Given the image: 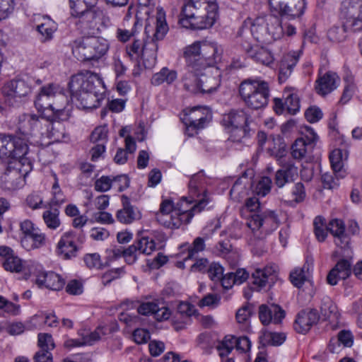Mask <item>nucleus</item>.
Here are the masks:
<instances>
[{"label": "nucleus", "mask_w": 362, "mask_h": 362, "mask_svg": "<svg viewBox=\"0 0 362 362\" xmlns=\"http://www.w3.org/2000/svg\"><path fill=\"white\" fill-rule=\"evenodd\" d=\"M329 232L334 237L335 244L340 247L348 245L349 238L345 233V226L341 219H333L328 224Z\"/></svg>", "instance_id": "c756f323"}, {"label": "nucleus", "mask_w": 362, "mask_h": 362, "mask_svg": "<svg viewBox=\"0 0 362 362\" xmlns=\"http://www.w3.org/2000/svg\"><path fill=\"white\" fill-rule=\"evenodd\" d=\"M185 120L188 128L195 129L203 128L206 120L204 110L201 107H193L186 115Z\"/></svg>", "instance_id": "2f4dec72"}, {"label": "nucleus", "mask_w": 362, "mask_h": 362, "mask_svg": "<svg viewBox=\"0 0 362 362\" xmlns=\"http://www.w3.org/2000/svg\"><path fill=\"white\" fill-rule=\"evenodd\" d=\"M272 180L269 177H262L256 187V192L258 195L264 197L271 190Z\"/></svg>", "instance_id": "69168bd1"}, {"label": "nucleus", "mask_w": 362, "mask_h": 362, "mask_svg": "<svg viewBox=\"0 0 362 362\" xmlns=\"http://www.w3.org/2000/svg\"><path fill=\"white\" fill-rule=\"evenodd\" d=\"M362 0H346L341 5V13L344 18L357 16L360 13Z\"/></svg>", "instance_id": "c03bdc74"}, {"label": "nucleus", "mask_w": 362, "mask_h": 362, "mask_svg": "<svg viewBox=\"0 0 362 362\" xmlns=\"http://www.w3.org/2000/svg\"><path fill=\"white\" fill-rule=\"evenodd\" d=\"M308 144L305 138H298L291 146V155L295 159L300 160L303 158L308 150Z\"/></svg>", "instance_id": "603ef678"}, {"label": "nucleus", "mask_w": 362, "mask_h": 362, "mask_svg": "<svg viewBox=\"0 0 362 362\" xmlns=\"http://www.w3.org/2000/svg\"><path fill=\"white\" fill-rule=\"evenodd\" d=\"M35 276V282L40 288L59 291L65 284L64 279L53 272L39 271Z\"/></svg>", "instance_id": "6ab92c4d"}, {"label": "nucleus", "mask_w": 362, "mask_h": 362, "mask_svg": "<svg viewBox=\"0 0 362 362\" xmlns=\"http://www.w3.org/2000/svg\"><path fill=\"white\" fill-rule=\"evenodd\" d=\"M251 58L257 62L264 65L273 63L274 58L271 52L262 47L255 46L254 52L251 53Z\"/></svg>", "instance_id": "a18cd8bd"}, {"label": "nucleus", "mask_w": 362, "mask_h": 362, "mask_svg": "<svg viewBox=\"0 0 362 362\" xmlns=\"http://www.w3.org/2000/svg\"><path fill=\"white\" fill-rule=\"evenodd\" d=\"M106 331V327H98L93 332L85 337H83L81 339H66L64 341V346L68 349H71L83 345H91L95 341L100 340L103 336L105 335Z\"/></svg>", "instance_id": "c85d7f7f"}, {"label": "nucleus", "mask_w": 362, "mask_h": 362, "mask_svg": "<svg viewBox=\"0 0 362 362\" xmlns=\"http://www.w3.org/2000/svg\"><path fill=\"white\" fill-rule=\"evenodd\" d=\"M138 313L143 315H153L158 321L168 320L170 317V311L166 307L159 308L154 302H146L141 303L138 309Z\"/></svg>", "instance_id": "cd10ccee"}, {"label": "nucleus", "mask_w": 362, "mask_h": 362, "mask_svg": "<svg viewBox=\"0 0 362 362\" xmlns=\"http://www.w3.org/2000/svg\"><path fill=\"white\" fill-rule=\"evenodd\" d=\"M107 49L106 40L95 36L76 40L72 43V53L80 61L97 60Z\"/></svg>", "instance_id": "0eeeda50"}, {"label": "nucleus", "mask_w": 362, "mask_h": 362, "mask_svg": "<svg viewBox=\"0 0 362 362\" xmlns=\"http://www.w3.org/2000/svg\"><path fill=\"white\" fill-rule=\"evenodd\" d=\"M73 231H67L61 236L57 245V252L64 259H71L76 255L77 247L74 242Z\"/></svg>", "instance_id": "4be33fe9"}, {"label": "nucleus", "mask_w": 362, "mask_h": 362, "mask_svg": "<svg viewBox=\"0 0 362 362\" xmlns=\"http://www.w3.org/2000/svg\"><path fill=\"white\" fill-rule=\"evenodd\" d=\"M55 84L49 83L40 88L35 100V106L39 112L49 109L51 102L54 96Z\"/></svg>", "instance_id": "7c9ffc66"}, {"label": "nucleus", "mask_w": 362, "mask_h": 362, "mask_svg": "<svg viewBox=\"0 0 362 362\" xmlns=\"http://www.w3.org/2000/svg\"><path fill=\"white\" fill-rule=\"evenodd\" d=\"M37 32L41 35V40L45 42L52 38L54 29L52 28L51 23H41L37 27Z\"/></svg>", "instance_id": "0e129e2a"}, {"label": "nucleus", "mask_w": 362, "mask_h": 362, "mask_svg": "<svg viewBox=\"0 0 362 362\" xmlns=\"http://www.w3.org/2000/svg\"><path fill=\"white\" fill-rule=\"evenodd\" d=\"M22 175L16 170L10 171L4 176V188L12 191L23 185Z\"/></svg>", "instance_id": "a19ab883"}, {"label": "nucleus", "mask_w": 362, "mask_h": 362, "mask_svg": "<svg viewBox=\"0 0 362 362\" xmlns=\"http://www.w3.org/2000/svg\"><path fill=\"white\" fill-rule=\"evenodd\" d=\"M38 345L41 349L47 351L54 348V344L52 336L49 334L40 333L38 334Z\"/></svg>", "instance_id": "774afa93"}, {"label": "nucleus", "mask_w": 362, "mask_h": 362, "mask_svg": "<svg viewBox=\"0 0 362 362\" xmlns=\"http://www.w3.org/2000/svg\"><path fill=\"white\" fill-rule=\"evenodd\" d=\"M235 337L232 335H227L224 339L218 342L216 349L221 357L226 356L234 349Z\"/></svg>", "instance_id": "3c124183"}, {"label": "nucleus", "mask_w": 362, "mask_h": 362, "mask_svg": "<svg viewBox=\"0 0 362 362\" xmlns=\"http://www.w3.org/2000/svg\"><path fill=\"white\" fill-rule=\"evenodd\" d=\"M90 140L93 144H106L108 141L107 127L104 125L95 128L90 136Z\"/></svg>", "instance_id": "6e6d98bb"}, {"label": "nucleus", "mask_w": 362, "mask_h": 362, "mask_svg": "<svg viewBox=\"0 0 362 362\" xmlns=\"http://www.w3.org/2000/svg\"><path fill=\"white\" fill-rule=\"evenodd\" d=\"M351 274V263L344 259L337 262L335 266L330 270L327 281L332 286L337 285L339 280L347 279Z\"/></svg>", "instance_id": "b1692460"}, {"label": "nucleus", "mask_w": 362, "mask_h": 362, "mask_svg": "<svg viewBox=\"0 0 362 362\" xmlns=\"http://www.w3.org/2000/svg\"><path fill=\"white\" fill-rule=\"evenodd\" d=\"M248 189L241 179H238L230 190V195L236 202H241L247 195Z\"/></svg>", "instance_id": "864d4df0"}, {"label": "nucleus", "mask_w": 362, "mask_h": 362, "mask_svg": "<svg viewBox=\"0 0 362 362\" xmlns=\"http://www.w3.org/2000/svg\"><path fill=\"white\" fill-rule=\"evenodd\" d=\"M28 152V145L21 139L0 134V159L20 156Z\"/></svg>", "instance_id": "f8f14e48"}, {"label": "nucleus", "mask_w": 362, "mask_h": 362, "mask_svg": "<svg viewBox=\"0 0 362 362\" xmlns=\"http://www.w3.org/2000/svg\"><path fill=\"white\" fill-rule=\"evenodd\" d=\"M278 218L274 211H265L261 214H252L247 218L246 225L252 231L259 229L261 227L276 228L277 226Z\"/></svg>", "instance_id": "4468645a"}, {"label": "nucleus", "mask_w": 362, "mask_h": 362, "mask_svg": "<svg viewBox=\"0 0 362 362\" xmlns=\"http://www.w3.org/2000/svg\"><path fill=\"white\" fill-rule=\"evenodd\" d=\"M318 320L319 315L316 310H302L298 314L293 327L297 332L305 334Z\"/></svg>", "instance_id": "5701e85b"}, {"label": "nucleus", "mask_w": 362, "mask_h": 362, "mask_svg": "<svg viewBox=\"0 0 362 362\" xmlns=\"http://www.w3.org/2000/svg\"><path fill=\"white\" fill-rule=\"evenodd\" d=\"M200 71L214 73L211 69L218 68L216 64L221 61L223 49L216 42H202Z\"/></svg>", "instance_id": "9d476101"}, {"label": "nucleus", "mask_w": 362, "mask_h": 362, "mask_svg": "<svg viewBox=\"0 0 362 362\" xmlns=\"http://www.w3.org/2000/svg\"><path fill=\"white\" fill-rule=\"evenodd\" d=\"M49 206V209L45 211L42 214V219L46 226L51 230L57 229L61 225L59 218V211L58 209H53Z\"/></svg>", "instance_id": "37998d69"}, {"label": "nucleus", "mask_w": 362, "mask_h": 362, "mask_svg": "<svg viewBox=\"0 0 362 362\" xmlns=\"http://www.w3.org/2000/svg\"><path fill=\"white\" fill-rule=\"evenodd\" d=\"M177 77V74L175 70L163 67L159 72L153 74L151 78V83L154 86H159L163 83L167 84L173 83Z\"/></svg>", "instance_id": "e433bc0d"}, {"label": "nucleus", "mask_w": 362, "mask_h": 362, "mask_svg": "<svg viewBox=\"0 0 362 362\" xmlns=\"http://www.w3.org/2000/svg\"><path fill=\"white\" fill-rule=\"evenodd\" d=\"M348 30L343 23L341 25H334L327 32L328 38L335 42H340L347 37Z\"/></svg>", "instance_id": "5fc2aeb1"}, {"label": "nucleus", "mask_w": 362, "mask_h": 362, "mask_svg": "<svg viewBox=\"0 0 362 362\" xmlns=\"http://www.w3.org/2000/svg\"><path fill=\"white\" fill-rule=\"evenodd\" d=\"M168 30L165 13L162 10H158L156 30L153 35H146L142 39H134L131 44L126 47L127 54L138 65L142 62L146 69L153 68L157 59V42L164 37Z\"/></svg>", "instance_id": "f03ea898"}, {"label": "nucleus", "mask_w": 362, "mask_h": 362, "mask_svg": "<svg viewBox=\"0 0 362 362\" xmlns=\"http://www.w3.org/2000/svg\"><path fill=\"white\" fill-rule=\"evenodd\" d=\"M212 4H217L214 1H209L207 0H189L182 7L181 16L190 14L194 15V12L205 11V10H211Z\"/></svg>", "instance_id": "f704fd0d"}, {"label": "nucleus", "mask_w": 362, "mask_h": 362, "mask_svg": "<svg viewBox=\"0 0 362 362\" xmlns=\"http://www.w3.org/2000/svg\"><path fill=\"white\" fill-rule=\"evenodd\" d=\"M97 0H69L71 15L83 22L91 23L96 17Z\"/></svg>", "instance_id": "ddd939ff"}, {"label": "nucleus", "mask_w": 362, "mask_h": 362, "mask_svg": "<svg viewBox=\"0 0 362 362\" xmlns=\"http://www.w3.org/2000/svg\"><path fill=\"white\" fill-rule=\"evenodd\" d=\"M223 267L217 262L211 263L207 269L209 278L214 281H219L223 275Z\"/></svg>", "instance_id": "e2e57ef3"}, {"label": "nucleus", "mask_w": 362, "mask_h": 362, "mask_svg": "<svg viewBox=\"0 0 362 362\" xmlns=\"http://www.w3.org/2000/svg\"><path fill=\"white\" fill-rule=\"evenodd\" d=\"M65 128L59 122H52L49 121V125L46 126L44 136L52 139L54 141H59L64 138Z\"/></svg>", "instance_id": "58836bf2"}, {"label": "nucleus", "mask_w": 362, "mask_h": 362, "mask_svg": "<svg viewBox=\"0 0 362 362\" xmlns=\"http://www.w3.org/2000/svg\"><path fill=\"white\" fill-rule=\"evenodd\" d=\"M314 232L317 239L323 242L327 236V232L329 231L328 225H327L325 219L318 216L315 218L313 221Z\"/></svg>", "instance_id": "8fccbe9b"}, {"label": "nucleus", "mask_w": 362, "mask_h": 362, "mask_svg": "<svg viewBox=\"0 0 362 362\" xmlns=\"http://www.w3.org/2000/svg\"><path fill=\"white\" fill-rule=\"evenodd\" d=\"M285 311L278 305H261L259 308V318L264 325L270 323L280 324L285 317Z\"/></svg>", "instance_id": "dca6fc26"}, {"label": "nucleus", "mask_w": 362, "mask_h": 362, "mask_svg": "<svg viewBox=\"0 0 362 362\" xmlns=\"http://www.w3.org/2000/svg\"><path fill=\"white\" fill-rule=\"evenodd\" d=\"M53 177L54 182L52 187V197L49 203V206H60L66 202V197L59 187L57 175L54 174Z\"/></svg>", "instance_id": "49530a36"}, {"label": "nucleus", "mask_w": 362, "mask_h": 362, "mask_svg": "<svg viewBox=\"0 0 362 362\" xmlns=\"http://www.w3.org/2000/svg\"><path fill=\"white\" fill-rule=\"evenodd\" d=\"M263 337L268 344L272 346H279L282 344L286 339L285 334L281 332H265Z\"/></svg>", "instance_id": "052dcab7"}, {"label": "nucleus", "mask_w": 362, "mask_h": 362, "mask_svg": "<svg viewBox=\"0 0 362 362\" xmlns=\"http://www.w3.org/2000/svg\"><path fill=\"white\" fill-rule=\"evenodd\" d=\"M49 120L35 114H23L18 118V129L23 134H37L44 136L46 126Z\"/></svg>", "instance_id": "9b49d317"}, {"label": "nucleus", "mask_w": 362, "mask_h": 362, "mask_svg": "<svg viewBox=\"0 0 362 362\" xmlns=\"http://www.w3.org/2000/svg\"><path fill=\"white\" fill-rule=\"evenodd\" d=\"M310 276L309 267L305 264L303 267L296 268L291 272L290 280L294 286L300 288L308 281Z\"/></svg>", "instance_id": "ea45409f"}, {"label": "nucleus", "mask_w": 362, "mask_h": 362, "mask_svg": "<svg viewBox=\"0 0 362 362\" xmlns=\"http://www.w3.org/2000/svg\"><path fill=\"white\" fill-rule=\"evenodd\" d=\"M68 107V98L64 94L59 87L55 85L54 96L51 102L49 109L53 112L56 118L60 120H66L69 117L70 110Z\"/></svg>", "instance_id": "aec40b11"}, {"label": "nucleus", "mask_w": 362, "mask_h": 362, "mask_svg": "<svg viewBox=\"0 0 362 362\" xmlns=\"http://www.w3.org/2000/svg\"><path fill=\"white\" fill-rule=\"evenodd\" d=\"M284 95L285 97V105L287 111L291 115H295L300 109L298 96L291 90H286Z\"/></svg>", "instance_id": "de8ad7c7"}, {"label": "nucleus", "mask_w": 362, "mask_h": 362, "mask_svg": "<svg viewBox=\"0 0 362 362\" xmlns=\"http://www.w3.org/2000/svg\"><path fill=\"white\" fill-rule=\"evenodd\" d=\"M136 149V144L134 139L127 136L125 139V148H119L114 157V161L118 165H123L128 160L129 154H133Z\"/></svg>", "instance_id": "72a5a7b5"}, {"label": "nucleus", "mask_w": 362, "mask_h": 362, "mask_svg": "<svg viewBox=\"0 0 362 362\" xmlns=\"http://www.w3.org/2000/svg\"><path fill=\"white\" fill-rule=\"evenodd\" d=\"M115 182H124L125 187L129 185V180L126 175H119L112 178L108 176H102L95 182V189L98 192H107Z\"/></svg>", "instance_id": "c9c22d12"}, {"label": "nucleus", "mask_w": 362, "mask_h": 362, "mask_svg": "<svg viewBox=\"0 0 362 362\" xmlns=\"http://www.w3.org/2000/svg\"><path fill=\"white\" fill-rule=\"evenodd\" d=\"M139 254L150 255L156 249V243L153 238L143 237L134 244Z\"/></svg>", "instance_id": "09e8293b"}, {"label": "nucleus", "mask_w": 362, "mask_h": 362, "mask_svg": "<svg viewBox=\"0 0 362 362\" xmlns=\"http://www.w3.org/2000/svg\"><path fill=\"white\" fill-rule=\"evenodd\" d=\"M344 23L348 32H360L362 31V18L357 16L344 18Z\"/></svg>", "instance_id": "680f3d73"}, {"label": "nucleus", "mask_w": 362, "mask_h": 362, "mask_svg": "<svg viewBox=\"0 0 362 362\" xmlns=\"http://www.w3.org/2000/svg\"><path fill=\"white\" fill-rule=\"evenodd\" d=\"M239 93L248 107L259 110L267 105L270 89L265 81L248 78L241 82Z\"/></svg>", "instance_id": "39448f33"}, {"label": "nucleus", "mask_w": 362, "mask_h": 362, "mask_svg": "<svg viewBox=\"0 0 362 362\" xmlns=\"http://www.w3.org/2000/svg\"><path fill=\"white\" fill-rule=\"evenodd\" d=\"M214 73L206 71L187 72L183 78L185 88L192 93H211L220 85L221 72L218 68L211 69Z\"/></svg>", "instance_id": "423d86ee"}, {"label": "nucleus", "mask_w": 362, "mask_h": 362, "mask_svg": "<svg viewBox=\"0 0 362 362\" xmlns=\"http://www.w3.org/2000/svg\"><path fill=\"white\" fill-rule=\"evenodd\" d=\"M320 313L325 320H336L339 315L336 305L328 296L323 297L321 300Z\"/></svg>", "instance_id": "4c0bfd02"}, {"label": "nucleus", "mask_w": 362, "mask_h": 362, "mask_svg": "<svg viewBox=\"0 0 362 362\" xmlns=\"http://www.w3.org/2000/svg\"><path fill=\"white\" fill-rule=\"evenodd\" d=\"M118 221L125 224H129L141 217V214L137 208L131 204L129 199L122 197V208L117 211L116 215Z\"/></svg>", "instance_id": "bb28decb"}, {"label": "nucleus", "mask_w": 362, "mask_h": 362, "mask_svg": "<svg viewBox=\"0 0 362 362\" xmlns=\"http://www.w3.org/2000/svg\"><path fill=\"white\" fill-rule=\"evenodd\" d=\"M205 249L204 240L202 238H196L192 245L187 247V255L184 257V260L187 261L195 257V256L200 252L204 251Z\"/></svg>", "instance_id": "4d7b16f0"}, {"label": "nucleus", "mask_w": 362, "mask_h": 362, "mask_svg": "<svg viewBox=\"0 0 362 362\" xmlns=\"http://www.w3.org/2000/svg\"><path fill=\"white\" fill-rule=\"evenodd\" d=\"M339 81L340 79L335 73L327 72L317 78L315 90L318 94L325 96L335 90Z\"/></svg>", "instance_id": "a878e982"}, {"label": "nucleus", "mask_w": 362, "mask_h": 362, "mask_svg": "<svg viewBox=\"0 0 362 362\" xmlns=\"http://www.w3.org/2000/svg\"><path fill=\"white\" fill-rule=\"evenodd\" d=\"M305 8V0H287L283 6L284 11H280L279 14L291 18L299 17L303 13Z\"/></svg>", "instance_id": "473e14b6"}, {"label": "nucleus", "mask_w": 362, "mask_h": 362, "mask_svg": "<svg viewBox=\"0 0 362 362\" xmlns=\"http://www.w3.org/2000/svg\"><path fill=\"white\" fill-rule=\"evenodd\" d=\"M83 261L86 266L89 269H101L103 268V264L101 261L100 255L98 253L85 255Z\"/></svg>", "instance_id": "bf43d9fd"}, {"label": "nucleus", "mask_w": 362, "mask_h": 362, "mask_svg": "<svg viewBox=\"0 0 362 362\" xmlns=\"http://www.w3.org/2000/svg\"><path fill=\"white\" fill-rule=\"evenodd\" d=\"M250 30L253 37L259 42L269 44L280 39L284 34L280 18L275 15H267L245 21L243 32Z\"/></svg>", "instance_id": "20e7f679"}, {"label": "nucleus", "mask_w": 362, "mask_h": 362, "mask_svg": "<svg viewBox=\"0 0 362 362\" xmlns=\"http://www.w3.org/2000/svg\"><path fill=\"white\" fill-rule=\"evenodd\" d=\"M247 122V117L243 110H232L223 118V124L226 128H238L239 137L246 136Z\"/></svg>", "instance_id": "a211bd4d"}, {"label": "nucleus", "mask_w": 362, "mask_h": 362, "mask_svg": "<svg viewBox=\"0 0 362 362\" xmlns=\"http://www.w3.org/2000/svg\"><path fill=\"white\" fill-rule=\"evenodd\" d=\"M30 92L31 86L24 79L10 81L2 88L4 103L10 107L19 106Z\"/></svg>", "instance_id": "1a4fd4ad"}, {"label": "nucleus", "mask_w": 362, "mask_h": 362, "mask_svg": "<svg viewBox=\"0 0 362 362\" xmlns=\"http://www.w3.org/2000/svg\"><path fill=\"white\" fill-rule=\"evenodd\" d=\"M102 84L100 76L91 71L72 76L69 83L71 100L81 108H97L103 99V95L97 90Z\"/></svg>", "instance_id": "7ed1b4c3"}, {"label": "nucleus", "mask_w": 362, "mask_h": 362, "mask_svg": "<svg viewBox=\"0 0 362 362\" xmlns=\"http://www.w3.org/2000/svg\"><path fill=\"white\" fill-rule=\"evenodd\" d=\"M300 57V51H291L284 54L279 62V81L285 82L291 75Z\"/></svg>", "instance_id": "2eb2a0df"}, {"label": "nucleus", "mask_w": 362, "mask_h": 362, "mask_svg": "<svg viewBox=\"0 0 362 362\" xmlns=\"http://www.w3.org/2000/svg\"><path fill=\"white\" fill-rule=\"evenodd\" d=\"M335 177L332 173H325L322 175V182L323 187L327 189H334L339 185V179L341 178L340 176H337L334 173Z\"/></svg>", "instance_id": "338daca9"}, {"label": "nucleus", "mask_w": 362, "mask_h": 362, "mask_svg": "<svg viewBox=\"0 0 362 362\" xmlns=\"http://www.w3.org/2000/svg\"><path fill=\"white\" fill-rule=\"evenodd\" d=\"M218 5L212 4L211 10L194 12V15H185L180 17L179 22L183 28L192 30H203L211 28L218 16Z\"/></svg>", "instance_id": "6e6552de"}, {"label": "nucleus", "mask_w": 362, "mask_h": 362, "mask_svg": "<svg viewBox=\"0 0 362 362\" xmlns=\"http://www.w3.org/2000/svg\"><path fill=\"white\" fill-rule=\"evenodd\" d=\"M343 151L341 149L337 148L332 151L329 155V160L331 166L337 176L344 177L345 172L343 170L344 161H343Z\"/></svg>", "instance_id": "79ce46f5"}, {"label": "nucleus", "mask_w": 362, "mask_h": 362, "mask_svg": "<svg viewBox=\"0 0 362 362\" xmlns=\"http://www.w3.org/2000/svg\"><path fill=\"white\" fill-rule=\"evenodd\" d=\"M3 266L6 270L12 272H20L23 268L21 259L14 255L7 257L3 262Z\"/></svg>", "instance_id": "13d9d810"}, {"label": "nucleus", "mask_w": 362, "mask_h": 362, "mask_svg": "<svg viewBox=\"0 0 362 362\" xmlns=\"http://www.w3.org/2000/svg\"><path fill=\"white\" fill-rule=\"evenodd\" d=\"M297 175L298 168L295 166L293 161L281 162V168L275 175V185L278 187H283L286 184L294 181Z\"/></svg>", "instance_id": "393cba45"}, {"label": "nucleus", "mask_w": 362, "mask_h": 362, "mask_svg": "<svg viewBox=\"0 0 362 362\" xmlns=\"http://www.w3.org/2000/svg\"><path fill=\"white\" fill-rule=\"evenodd\" d=\"M202 42L197 41L184 49L183 57L185 59L187 71L197 72L200 71L202 59Z\"/></svg>", "instance_id": "f3484780"}, {"label": "nucleus", "mask_w": 362, "mask_h": 362, "mask_svg": "<svg viewBox=\"0 0 362 362\" xmlns=\"http://www.w3.org/2000/svg\"><path fill=\"white\" fill-rule=\"evenodd\" d=\"M205 178L202 173L194 175L189 182L191 200L182 198L175 206L170 199H164L156 213L157 221L165 228H179L182 224L189 223L194 213L200 212L206 206Z\"/></svg>", "instance_id": "f257e3e1"}, {"label": "nucleus", "mask_w": 362, "mask_h": 362, "mask_svg": "<svg viewBox=\"0 0 362 362\" xmlns=\"http://www.w3.org/2000/svg\"><path fill=\"white\" fill-rule=\"evenodd\" d=\"M276 267L266 266L264 268H257L252 274L251 282L254 288L259 291L265 288L267 284H271L274 282L276 276Z\"/></svg>", "instance_id": "412c9836"}]
</instances>
